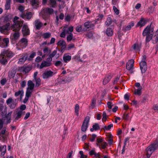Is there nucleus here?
<instances>
[{
	"instance_id": "obj_1",
	"label": "nucleus",
	"mask_w": 158,
	"mask_h": 158,
	"mask_svg": "<svg viewBox=\"0 0 158 158\" xmlns=\"http://www.w3.org/2000/svg\"><path fill=\"white\" fill-rule=\"evenodd\" d=\"M14 54L9 50H4L0 54V62L3 64H6L7 62L6 57L10 58L12 57Z\"/></svg>"
},
{
	"instance_id": "obj_2",
	"label": "nucleus",
	"mask_w": 158,
	"mask_h": 158,
	"mask_svg": "<svg viewBox=\"0 0 158 158\" xmlns=\"http://www.w3.org/2000/svg\"><path fill=\"white\" fill-rule=\"evenodd\" d=\"M152 23L149 26H148L144 30L143 32V36H146V41L148 42L152 39L153 35L152 33L154 31V28L151 27Z\"/></svg>"
},
{
	"instance_id": "obj_3",
	"label": "nucleus",
	"mask_w": 158,
	"mask_h": 158,
	"mask_svg": "<svg viewBox=\"0 0 158 158\" xmlns=\"http://www.w3.org/2000/svg\"><path fill=\"white\" fill-rule=\"evenodd\" d=\"M19 17L15 16L13 20V24L11 26V29L13 31L19 30L23 24V21L18 20Z\"/></svg>"
},
{
	"instance_id": "obj_4",
	"label": "nucleus",
	"mask_w": 158,
	"mask_h": 158,
	"mask_svg": "<svg viewBox=\"0 0 158 158\" xmlns=\"http://www.w3.org/2000/svg\"><path fill=\"white\" fill-rule=\"evenodd\" d=\"M54 10L52 8H46L42 10L40 13V15L46 20L48 18V15L52 14Z\"/></svg>"
},
{
	"instance_id": "obj_5",
	"label": "nucleus",
	"mask_w": 158,
	"mask_h": 158,
	"mask_svg": "<svg viewBox=\"0 0 158 158\" xmlns=\"http://www.w3.org/2000/svg\"><path fill=\"white\" fill-rule=\"evenodd\" d=\"M158 147V143L156 142L150 145L146 149L147 157L149 158L151 156L152 153L156 150Z\"/></svg>"
},
{
	"instance_id": "obj_6",
	"label": "nucleus",
	"mask_w": 158,
	"mask_h": 158,
	"mask_svg": "<svg viewBox=\"0 0 158 158\" xmlns=\"http://www.w3.org/2000/svg\"><path fill=\"white\" fill-rule=\"evenodd\" d=\"M89 118V117L87 116L85 119L81 126V130L83 132L86 131L88 127Z\"/></svg>"
},
{
	"instance_id": "obj_7",
	"label": "nucleus",
	"mask_w": 158,
	"mask_h": 158,
	"mask_svg": "<svg viewBox=\"0 0 158 158\" xmlns=\"http://www.w3.org/2000/svg\"><path fill=\"white\" fill-rule=\"evenodd\" d=\"M10 25V23H8L3 26L0 27V31L2 33L5 34H8V31L10 30L9 28Z\"/></svg>"
},
{
	"instance_id": "obj_8",
	"label": "nucleus",
	"mask_w": 158,
	"mask_h": 158,
	"mask_svg": "<svg viewBox=\"0 0 158 158\" xmlns=\"http://www.w3.org/2000/svg\"><path fill=\"white\" fill-rule=\"evenodd\" d=\"M27 40L26 38H23L21 39L20 41L17 44V45L21 48H25L27 46Z\"/></svg>"
},
{
	"instance_id": "obj_9",
	"label": "nucleus",
	"mask_w": 158,
	"mask_h": 158,
	"mask_svg": "<svg viewBox=\"0 0 158 158\" xmlns=\"http://www.w3.org/2000/svg\"><path fill=\"white\" fill-rule=\"evenodd\" d=\"M9 43V39L8 38H6L3 39V40H1V37L0 36V47L2 48L7 47Z\"/></svg>"
},
{
	"instance_id": "obj_10",
	"label": "nucleus",
	"mask_w": 158,
	"mask_h": 158,
	"mask_svg": "<svg viewBox=\"0 0 158 158\" xmlns=\"http://www.w3.org/2000/svg\"><path fill=\"white\" fill-rule=\"evenodd\" d=\"M84 29L85 30V31L89 30L91 29H93L94 28V25L92 23L91 21H87L85 22L84 24Z\"/></svg>"
},
{
	"instance_id": "obj_11",
	"label": "nucleus",
	"mask_w": 158,
	"mask_h": 158,
	"mask_svg": "<svg viewBox=\"0 0 158 158\" xmlns=\"http://www.w3.org/2000/svg\"><path fill=\"white\" fill-rule=\"evenodd\" d=\"M134 61L133 60L131 59L127 63L126 66V68L128 70L130 71L131 73H132V71L133 69V64Z\"/></svg>"
},
{
	"instance_id": "obj_12",
	"label": "nucleus",
	"mask_w": 158,
	"mask_h": 158,
	"mask_svg": "<svg viewBox=\"0 0 158 158\" xmlns=\"http://www.w3.org/2000/svg\"><path fill=\"white\" fill-rule=\"evenodd\" d=\"M54 74V73L51 70L47 71L43 73L42 77L44 79H48L52 76Z\"/></svg>"
},
{
	"instance_id": "obj_13",
	"label": "nucleus",
	"mask_w": 158,
	"mask_h": 158,
	"mask_svg": "<svg viewBox=\"0 0 158 158\" xmlns=\"http://www.w3.org/2000/svg\"><path fill=\"white\" fill-rule=\"evenodd\" d=\"M21 17L24 19H27L30 20L32 17V14L31 12L22 13L20 15Z\"/></svg>"
},
{
	"instance_id": "obj_14",
	"label": "nucleus",
	"mask_w": 158,
	"mask_h": 158,
	"mask_svg": "<svg viewBox=\"0 0 158 158\" xmlns=\"http://www.w3.org/2000/svg\"><path fill=\"white\" fill-rule=\"evenodd\" d=\"M22 33L24 36L30 34V30L28 26L26 24H24L22 28Z\"/></svg>"
},
{
	"instance_id": "obj_15",
	"label": "nucleus",
	"mask_w": 158,
	"mask_h": 158,
	"mask_svg": "<svg viewBox=\"0 0 158 158\" xmlns=\"http://www.w3.org/2000/svg\"><path fill=\"white\" fill-rule=\"evenodd\" d=\"M140 67L142 73H144L147 70V65L146 62H140Z\"/></svg>"
},
{
	"instance_id": "obj_16",
	"label": "nucleus",
	"mask_w": 158,
	"mask_h": 158,
	"mask_svg": "<svg viewBox=\"0 0 158 158\" xmlns=\"http://www.w3.org/2000/svg\"><path fill=\"white\" fill-rule=\"evenodd\" d=\"M21 28H19V30H16L15 31H13L15 32L12 35V39L13 40H18L20 36V34L19 31Z\"/></svg>"
},
{
	"instance_id": "obj_17",
	"label": "nucleus",
	"mask_w": 158,
	"mask_h": 158,
	"mask_svg": "<svg viewBox=\"0 0 158 158\" xmlns=\"http://www.w3.org/2000/svg\"><path fill=\"white\" fill-rule=\"evenodd\" d=\"M52 64V63L50 62H48V61L45 60L43 61L40 67V69H42L44 67H47L51 66Z\"/></svg>"
},
{
	"instance_id": "obj_18",
	"label": "nucleus",
	"mask_w": 158,
	"mask_h": 158,
	"mask_svg": "<svg viewBox=\"0 0 158 158\" xmlns=\"http://www.w3.org/2000/svg\"><path fill=\"white\" fill-rule=\"evenodd\" d=\"M22 57L19 59L18 61V64H22L25 61L27 58V54H23L22 56Z\"/></svg>"
},
{
	"instance_id": "obj_19",
	"label": "nucleus",
	"mask_w": 158,
	"mask_h": 158,
	"mask_svg": "<svg viewBox=\"0 0 158 158\" xmlns=\"http://www.w3.org/2000/svg\"><path fill=\"white\" fill-rule=\"evenodd\" d=\"M63 29L65 32L66 34H72V32L73 31V26H70L69 27H63Z\"/></svg>"
},
{
	"instance_id": "obj_20",
	"label": "nucleus",
	"mask_w": 158,
	"mask_h": 158,
	"mask_svg": "<svg viewBox=\"0 0 158 158\" xmlns=\"http://www.w3.org/2000/svg\"><path fill=\"white\" fill-rule=\"evenodd\" d=\"M34 25L37 30H40L43 26V23L39 19H36L34 22Z\"/></svg>"
},
{
	"instance_id": "obj_21",
	"label": "nucleus",
	"mask_w": 158,
	"mask_h": 158,
	"mask_svg": "<svg viewBox=\"0 0 158 158\" xmlns=\"http://www.w3.org/2000/svg\"><path fill=\"white\" fill-rule=\"evenodd\" d=\"M24 95V91L23 89L19 90L15 92V95L16 97L20 96V100H21Z\"/></svg>"
},
{
	"instance_id": "obj_22",
	"label": "nucleus",
	"mask_w": 158,
	"mask_h": 158,
	"mask_svg": "<svg viewBox=\"0 0 158 158\" xmlns=\"http://www.w3.org/2000/svg\"><path fill=\"white\" fill-rule=\"evenodd\" d=\"M146 23V21L143 18H142L140 21L137 23L136 27L140 26L142 27L144 26Z\"/></svg>"
},
{
	"instance_id": "obj_23",
	"label": "nucleus",
	"mask_w": 158,
	"mask_h": 158,
	"mask_svg": "<svg viewBox=\"0 0 158 158\" xmlns=\"http://www.w3.org/2000/svg\"><path fill=\"white\" fill-rule=\"evenodd\" d=\"M63 59L64 62L67 63L71 60V56L67 54H65L63 56Z\"/></svg>"
},
{
	"instance_id": "obj_24",
	"label": "nucleus",
	"mask_w": 158,
	"mask_h": 158,
	"mask_svg": "<svg viewBox=\"0 0 158 158\" xmlns=\"http://www.w3.org/2000/svg\"><path fill=\"white\" fill-rule=\"evenodd\" d=\"M134 25V23L133 22H131L128 24V25L125 28H123L125 31L130 30L131 28Z\"/></svg>"
},
{
	"instance_id": "obj_25",
	"label": "nucleus",
	"mask_w": 158,
	"mask_h": 158,
	"mask_svg": "<svg viewBox=\"0 0 158 158\" xmlns=\"http://www.w3.org/2000/svg\"><path fill=\"white\" fill-rule=\"evenodd\" d=\"M141 48V44H135L132 46V48L135 52L139 51Z\"/></svg>"
},
{
	"instance_id": "obj_26",
	"label": "nucleus",
	"mask_w": 158,
	"mask_h": 158,
	"mask_svg": "<svg viewBox=\"0 0 158 158\" xmlns=\"http://www.w3.org/2000/svg\"><path fill=\"white\" fill-rule=\"evenodd\" d=\"M27 85L28 87L27 89H29L31 90H32L35 87V84L33 83L32 81L31 80H29L28 81Z\"/></svg>"
},
{
	"instance_id": "obj_27",
	"label": "nucleus",
	"mask_w": 158,
	"mask_h": 158,
	"mask_svg": "<svg viewBox=\"0 0 158 158\" xmlns=\"http://www.w3.org/2000/svg\"><path fill=\"white\" fill-rule=\"evenodd\" d=\"M31 68L28 66H25L22 67L21 68V70L25 73H27L31 70Z\"/></svg>"
},
{
	"instance_id": "obj_28",
	"label": "nucleus",
	"mask_w": 158,
	"mask_h": 158,
	"mask_svg": "<svg viewBox=\"0 0 158 158\" xmlns=\"http://www.w3.org/2000/svg\"><path fill=\"white\" fill-rule=\"evenodd\" d=\"M41 36L44 39H48L51 36V34L49 32L44 33L41 34Z\"/></svg>"
},
{
	"instance_id": "obj_29",
	"label": "nucleus",
	"mask_w": 158,
	"mask_h": 158,
	"mask_svg": "<svg viewBox=\"0 0 158 158\" xmlns=\"http://www.w3.org/2000/svg\"><path fill=\"white\" fill-rule=\"evenodd\" d=\"M16 73V71L14 69H13L10 71L8 73V76L10 78H13Z\"/></svg>"
},
{
	"instance_id": "obj_30",
	"label": "nucleus",
	"mask_w": 158,
	"mask_h": 158,
	"mask_svg": "<svg viewBox=\"0 0 158 158\" xmlns=\"http://www.w3.org/2000/svg\"><path fill=\"white\" fill-rule=\"evenodd\" d=\"M25 112L22 110H19L17 113V116L15 118V120H17L20 118L22 115H24Z\"/></svg>"
},
{
	"instance_id": "obj_31",
	"label": "nucleus",
	"mask_w": 158,
	"mask_h": 158,
	"mask_svg": "<svg viewBox=\"0 0 158 158\" xmlns=\"http://www.w3.org/2000/svg\"><path fill=\"white\" fill-rule=\"evenodd\" d=\"M106 33L108 36H110L113 35V31L111 28H108L106 29Z\"/></svg>"
},
{
	"instance_id": "obj_32",
	"label": "nucleus",
	"mask_w": 158,
	"mask_h": 158,
	"mask_svg": "<svg viewBox=\"0 0 158 158\" xmlns=\"http://www.w3.org/2000/svg\"><path fill=\"white\" fill-rule=\"evenodd\" d=\"M112 77L111 75H109L108 76L106 77L103 81V84L105 85L110 81Z\"/></svg>"
},
{
	"instance_id": "obj_33",
	"label": "nucleus",
	"mask_w": 158,
	"mask_h": 158,
	"mask_svg": "<svg viewBox=\"0 0 158 158\" xmlns=\"http://www.w3.org/2000/svg\"><path fill=\"white\" fill-rule=\"evenodd\" d=\"M31 5L34 8L38 6V4L37 0H30Z\"/></svg>"
},
{
	"instance_id": "obj_34",
	"label": "nucleus",
	"mask_w": 158,
	"mask_h": 158,
	"mask_svg": "<svg viewBox=\"0 0 158 158\" xmlns=\"http://www.w3.org/2000/svg\"><path fill=\"white\" fill-rule=\"evenodd\" d=\"M73 77H65L62 80V81L64 83H69L73 79Z\"/></svg>"
},
{
	"instance_id": "obj_35",
	"label": "nucleus",
	"mask_w": 158,
	"mask_h": 158,
	"mask_svg": "<svg viewBox=\"0 0 158 158\" xmlns=\"http://www.w3.org/2000/svg\"><path fill=\"white\" fill-rule=\"evenodd\" d=\"M113 127V124H110L108 126H103V129L105 131H107L109 130L111 127Z\"/></svg>"
},
{
	"instance_id": "obj_36",
	"label": "nucleus",
	"mask_w": 158,
	"mask_h": 158,
	"mask_svg": "<svg viewBox=\"0 0 158 158\" xmlns=\"http://www.w3.org/2000/svg\"><path fill=\"white\" fill-rule=\"evenodd\" d=\"M112 22V19L110 17H108L107 18V20L105 23V24L107 26H109L110 25Z\"/></svg>"
},
{
	"instance_id": "obj_37",
	"label": "nucleus",
	"mask_w": 158,
	"mask_h": 158,
	"mask_svg": "<svg viewBox=\"0 0 158 158\" xmlns=\"http://www.w3.org/2000/svg\"><path fill=\"white\" fill-rule=\"evenodd\" d=\"M76 31L78 32L85 31V30L81 26H77L76 29Z\"/></svg>"
},
{
	"instance_id": "obj_38",
	"label": "nucleus",
	"mask_w": 158,
	"mask_h": 158,
	"mask_svg": "<svg viewBox=\"0 0 158 158\" xmlns=\"http://www.w3.org/2000/svg\"><path fill=\"white\" fill-rule=\"evenodd\" d=\"M32 91V90L29 89H27L25 96H27V97H29L31 95Z\"/></svg>"
},
{
	"instance_id": "obj_39",
	"label": "nucleus",
	"mask_w": 158,
	"mask_h": 158,
	"mask_svg": "<svg viewBox=\"0 0 158 158\" xmlns=\"http://www.w3.org/2000/svg\"><path fill=\"white\" fill-rule=\"evenodd\" d=\"M142 89V87H140L138 88L137 89L136 91H135V94H137L138 95H140L141 94V90Z\"/></svg>"
},
{
	"instance_id": "obj_40",
	"label": "nucleus",
	"mask_w": 158,
	"mask_h": 158,
	"mask_svg": "<svg viewBox=\"0 0 158 158\" xmlns=\"http://www.w3.org/2000/svg\"><path fill=\"white\" fill-rule=\"evenodd\" d=\"M36 81L35 86L39 87L40 85L41 80L40 78H38L35 79Z\"/></svg>"
},
{
	"instance_id": "obj_41",
	"label": "nucleus",
	"mask_w": 158,
	"mask_h": 158,
	"mask_svg": "<svg viewBox=\"0 0 158 158\" xmlns=\"http://www.w3.org/2000/svg\"><path fill=\"white\" fill-rule=\"evenodd\" d=\"M152 40L153 44H156L158 42V35H155L153 38Z\"/></svg>"
},
{
	"instance_id": "obj_42",
	"label": "nucleus",
	"mask_w": 158,
	"mask_h": 158,
	"mask_svg": "<svg viewBox=\"0 0 158 158\" xmlns=\"http://www.w3.org/2000/svg\"><path fill=\"white\" fill-rule=\"evenodd\" d=\"M79 108V105L78 104H76L75 107V111L76 114L77 116H78V111Z\"/></svg>"
},
{
	"instance_id": "obj_43",
	"label": "nucleus",
	"mask_w": 158,
	"mask_h": 158,
	"mask_svg": "<svg viewBox=\"0 0 158 158\" xmlns=\"http://www.w3.org/2000/svg\"><path fill=\"white\" fill-rule=\"evenodd\" d=\"M43 52L44 53H45V54L43 56V57H44L46 54H49L50 52V50H49L48 48L46 47L44 48L43 50Z\"/></svg>"
},
{
	"instance_id": "obj_44",
	"label": "nucleus",
	"mask_w": 158,
	"mask_h": 158,
	"mask_svg": "<svg viewBox=\"0 0 158 158\" xmlns=\"http://www.w3.org/2000/svg\"><path fill=\"white\" fill-rule=\"evenodd\" d=\"M67 40L69 42L73 39V34H70L68 35L67 37Z\"/></svg>"
},
{
	"instance_id": "obj_45",
	"label": "nucleus",
	"mask_w": 158,
	"mask_h": 158,
	"mask_svg": "<svg viewBox=\"0 0 158 158\" xmlns=\"http://www.w3.org/2000/svg\"><path fill=\"white\" fill-rule=\"evenodd\" d=\"M10 2L6 1L5 5V9L6 10H8L10 9Z\"/></svg>"
},
{
	"instance_id": "obj_46",
	"label": "nucleus",
	"mask_w": 158,
	"mask_h": 158,
	"mask_svg": "<svg viewBox=\"0 0 158 158\" xmlns=\"http://www.w3.org/2000/svg\"><path fill=\"white\" fill-rule=\"evenodd\" d=\"M92 127L94 128V130L95 131L98 130L100 129L98 124L97 123H96Z\"/></svg>"
},
{
	"instance_id": "obj_47",
	"label": "nucleus",
	"mask_w": 158,
	"mask_h": 158,
	"mask_svg": "<svg viewBox=\"0 0 158 158\" xmlns=\"http://www.w3.org/2000/svg\"><path fill=\"white\" fill-rule=\"evenodd\" d=\"M6 145H4L3 146V147L2 148V151L1 153V156H3L6 153Z\"/></svg>"
},
{
	"instance_id": "obj_48",
	"label": "nucleus",
	"mask_w": 158,
	"mask_h": 158,
	"mask_svg": "<svg viewBox=\"0 0 158 158\" xmlns=\"http://www.w3.org/2000/svg\"><path fill=\"white\" fill-rule=\"evenodd\" d=\"M50 5L51 6L54 7L55 6L56 4V2L55 0H50Z\"/></svg>"
},
{
	"instance_id": "obj_49",
	"label": "nucleus",
	"mask_w": 158,
	"mask_h": 158,
	"mask_svg": "<svg viewBox=\"0 0 158 158\" xmlns=\"http://www.w3.org/2000/svg\"><path fill=\"white\" fill-rule=\"evenodd\" d=\"M97 143H96L97 146L100 147V145H99L98 143H102L103 142V140L102 138H98L97 139Z\"/></svg>"
},
{
	"instance_id": "obj_50",
	"label": "nucleus",
	"mask_w": 158,
	"mask_h": 158,
	"mask_svg": "<svg viewBox=\"0 0 158 158\" xmlns=\"http://www.w3.org/2000/svg\"><path fill=\"white\" fill-rule=\"evenodd\" d=\"M11 19V17L10 15H7L5 17L4 20L6 22H8L10 21Z\"/></svg>"
},
{
	"instance_id": "obj_51",
	"label": "nucleus",
	"mask_w": 158,
	"mask_h": 158,
	"mask_svg": "<svg viewBox=\"0 0 158 158\" xmlns=\"http://www.w3.org/2000/svg\"><path fill=\"white\" fill-rule=\"evenodd\" d=\"M96 100L94 98L92 100L91 104V107L92 108H94L96 104Z\"/></svg>"
},
{
	"instance_id": "obj_52",
	"label": "nucleus",
	"mask_w": 158,
	"mask_h": 158,
	"mask_svg": "<svg viewBox=\"0 0 158 158\" xmlns=\"http://www.w3.org/2000/svg\"><path fill=\"white\" fill-rule=\"evenodd\" d=\"M57 45L59 46H61L65 44V43L64 40H60L57 44Z\"/></svg>"
},
{
	"instance_id": "obj_53",
	"label": "nucleus",
	"mask_w": 158,
	"mask_h": 158,
	"mask_svg": "<svg viewBox=\"0 0 158 158\" xmlns=\"http://www.w3.org/2000/svg\"><path fill=\"white\" fill-rule=\"evenodd\" d=\"M57 53V50H54L49 55L50 57L52 58L54 57Z\"/></svg>"
},
{
	"instance_id": "obj_54",
	"label": "nucleus",
	"mask_w": 158,
	"mask_h": 158,
	"mask_svg": "<svg viewBox=\"0 0 158 158\" xmlns=\"http://www.w3.org/2000/svg\"><path fill=\"white\" fill-rule=\"evenodd\" d=\"M36 55V53L35 52H32L29 56V58H28V60H30L33 58Z\"/></svg>"
},
{
	"instance_id": "obj_55",
	"label": "nucleus",
	"mask_w": 158,
	"mask_h": 158,
	"mask_svg": "<svg viewBox=\"0 0 158 158\" xmlns=\"http://www.w3.org/2000/svg\"><path fill=\"white\" fill-rule=\"evenodd\" d=\"M18 9L22 13H23V11L24 10V7L23 6L20 5L19 6Z\"/></svg>"
},
{
	"instance_id": "obj_56",
	"label": "nucleus",
	"mask_w": 158,
	"mask_h": 158,
	"mask_svg": "<svg viewBox=\"0 0 158 158\" xmlns=\"http://www.w3.org/2000/svg\"><path fill=\"white\" fill-rule=\"evenodd\" d=\"M62 62L60 60H58L56 61L55 63V65L56 66H59L60 65H62Z\"/></svg>"
},
{
	"instance_id": "obj_57",
	"label": "nucleus",
	"mask_w": 158,
	"mask_h": 158,
	"mask_svg": "<svg viewBox=\"0 0 158 158\" xmlns=\"http://www.w3.org/2000/svg\"><path fill=\"white\" fill-rule=\"evenodd\" d=\"M74 45L73 44H69L67 48V49L68 50H70L72 48H74Z\"/></svg>"
},
{
	"instance_id": "obj_58",
	"label": "nucleus",
	"mask_w": 158,
	"mask_h": 158,
	"mask_svg": "<svg viewBox=\"0 0 158 158\" xmlns=\"http://www.w3.org/2000/svg\"><path fill=\"white\" fill-rule=\"evenodd\" d=\"M113 9L114 10V12L116 15H118L119 13V11L118 9L115 6H114Z\"/></svg>"
},
{
	"instance_id": "obj_59",
	"label": "nucleus",
	"mask_w": 158,
	"mask_h": 158,
	"mask_svg": "<svg viewBox=\"0 0 158 158\" xmlns=\"http://www.w3.org/2000/svg\"><path fill=\"white\" fill-rule=\"evenodd\" d=\"M12 111H10L9 113L7 114H6L5 115V117L6 118H11V115L12 114Z\"/></svg>"
},
{
	"instance_id": "obj_60",
	"label": "nucleus",
	"mask_w": 158,
	"mask_h": 158,
	"mask_svg": "<svg viewBox=\"0 0 158 158\" xmlns=\"http://www.w3.org/2000/svg\"><path fill=\"white\" fill-rule=\"evenodd\" d=\"M93 34L91 32H89L86 34V36L89 38H91L93 36Z\"/></svg>"
},
{
	"instance_id": "obj_61",
	"label": "nucleus",
	"mask_w": 158,
	"mask_h": 158,
	"mask_svg": "<svg viewBox=\"0 0 158 158\" xmlns=\"http://www.w3.org/2000/svg\"><path fill=\"white\" fill-rule=\"evenodd\" d=\"M92 137L90 139V141L91 142H93L95 139L96 137V135L95 134H93L92 135Z\"/></svg>"
},
{
	"instance_id": "obj_62",
	"label": "nucleus",
	"mask_w": 158,
	"mask_h": 158,
	"mask_svg": "<svg viewBox=\"0 0 158 158\" xmlns=\"http://www.w3.org/2000/svg\"><path fill=\"white\" fill-rule=\"evenodd\" d=\"M106 114L105 112H103V118L102 120H104V121H106Z\"/></svg>"
},
{
	"instance_id": "obj_63",
	"label": "nucleus",
	"mask_w": 158,
	"mask_h": 158,
	"mask_svg": "<svg viewBox=\"0 0 158 158\" xmlns=\"http://www.w3.org/2000/svg\"><path fill=\"white\" fill-rule=\"evenodd\" d=\"M26 82L25 81H23L21 82V86L22 88H24L26 85Z\"/></svg>"
},
{
	"instance_id": "obj_64",
	"label": "nucleus",
	"mask_w": 158,
	"mask_h": 158,
	"mask_svg": "<svg viewBox=\"0 0 158 158\" xmlns=\"http://www.w3.org/2000/svg\"><path fill=\"white\" fill-rule=\"evenodd\" d=\"M42 59L41 57L40 56H37L35 59V61L36 62H39L41 61L42 60Z\"/></svg>"
}]
</instances>
